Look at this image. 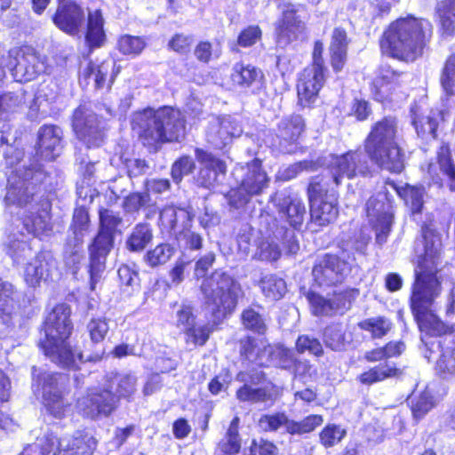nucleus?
I'll list each match as a JSON object with an SVG mask.
<instances>
[{"label": "nucleus", "mask_w": 455, "mask_h": 455, "mask_svg": "<svg viewBox=\"0 0 455 455\" xmlns=\"http://www.w3.org/2000/svg\"><path fill=\"white\" fill-rule=\"evenodd\" d=\"M242 322L245 328L258 333H264L267 330L264 317L253 308L243 311Z\"/></svg>", "instance_id": "0e129e2a"}, {"label": "nucleus", "mask_w": 455, "mask_h": 455, "mask_svg": "<svg viewBox=\"0 0 455 455\" xmlns=\"http://www.w3.org/2000/svg\"><path fill=\"white\" fill-rule=\"evenodd\" d=\"M84 42L89 52L102 47L107 41L105 18L101 9L89 11L85 20Z\"/></svg>", "instance_id": "c756f323"}, {"label": "nucleus", "mask_w": 455, "mask_h": 455, "mask_svg": "<svg viewBox=\"0 0 455 455\" xmlns=\"http://www.w3.org/2000/svg\"><path fill=\"white\" fill-rule=\"evenodd\" d=\"M310 215L320 225H325L338 216V207L332 201H310Z\"/></svg>", "instance_id": "a19ab883"}, {"label": "nucleus", "mask_w": 455, "mask_h": 455, "mask_svg": "<svg viewBox=\"0 0 455 455\" xmlns=\"http://www.w3.org/2000/svg\"><path fill=\"white\" fill-rule=\"evenodd\" d=\"M51 259V257L46 253H39L27 264L24 278L29 286L36 287L39 285L41 281L48 276Z\"/></svg>", "instance_id": "c9c22d12"}, {"label": "nucleus", "mask_w": 455, "mask_h": 455, "mask_svg": "<svg viewBox=\"0 0 455 455\" xmlns=\"http://www.w3.org/2000/svg\"><path fill=\"white\" fill-rule=\"evenodd\" d=\"M359 326L362 330L371 332L373 338H381L391 329V323L385 317H374L361 322Z\"/></svg>", "instance_id": "680f3d73"}, {"label": "nucleus", "mask_w": 455, "mask_h": 455, "mask_svg": "<svg viewBox=\"0 0 455 455\" xmlns=\"http://www.w3.org/2000/svg\"><path fill=\"white\" fill-rule=\"evenodd\" d=\"M100 229L89 245L90 263L88 272L90 274L91 290H95L100 283L106 268V259L113 248V232L121 223V218L112 210L100 211Z\"/></svg>", "instance_id": "1a4fd4ad"}, {"label": "nucleus", "mask_w": 455, "mask_h": 455, "mask_svg": "<svg viewBox=\"0 0 455 455\" xmlns=\"http://www.w3.org/2000/svg\"><path fill=\"white\" fill-rule=\"evenodd\" d=\"M281 211L286 216L289 223L295 228L302 224L306 215V206L301 201H283Z\"/></svg>", "instance_id": "864d4df0"}, {"label": "nucleus", "mask_w": 455, "mask_h": 455, "mask_svg": "<svg viewBox=\"0 0 455 455\" xmlns=\"http://www.w3.org/2000/svg\"><path fill=\"white\" fill-rule=\"evenodd\" d=\"M322 423L323 418L320 415H309L299 422L291 420V423H289V434L303 435L310 433Z\"/></svg>", "instance_id": "69168bd1"}, {"label": "nucleus", "mask_w": 455, "mask_h": 455, "mask_svg": "<svg viewBox=\"0 0 455 455\" xmlns=\"http://www.w3.org/2000/svg\"><path fill=\"white\" fill-rule=\"evenodd\" d=\"M212 328L209 323L193 324L184 333L186 342L195 346H204L209 339Z\"/></svg>", "instance_id": "052dcab7"}, {"label": "nucleus", "mask_w": 455, "mask_h": 455, "mask_svg": "<svg viewBox=\"0 0 455 455\" xmlns=\"http://www.w3.org/2000/svg\"><path fill=\"white\" fill-rule=\"evenodd\" d=\"M324 46L321 40L313 44L310 62L298 74L296 81L297 106L313 109L327 80V67L323 58Z\"/></svg>", "instance_id": "0eeeda50"}, {"label": "nucleus", "mask_w": 455, "mask_h": 455, "mask_svg": "<svg viewBox=\"0 0 455 455\" xmlns=\"http://www.w3.org/2000/svg\"><path fill=\"white\" fill-rule=\"evenodd\" d=\"M435 18L442 37L455 36V0H440L435 7Z\"/></svg>", "instance_id": "72a5a7b5"}, {"label": "nucleus", "mask_w": 455, "mask_h": 455, "mask_svg": "<svg viewBox=\"0 0 455 455\" xmlns=\"http://www.w3.org/2000/svg\"><path fill=\"white\" fill-rule=\"evenodd\" d=\"M247 172L241 182L230 189L229 195L236 199L260 195L268 187L269 178L263 170L262 161L259 158L252 159L247 164Z\"/></svg>", "instance_id": "6ab92c4d"}, {"label": "nucleus", "mask_w": 455, "mask_h": 455, "mask_svg": "<svg viewBox=\"0 0 455 455\" xmlns=\"http://www.w3.org/2000/svg\"><path fill=\"white\" fill-rule=\"evenodd\" d=\"M404 72L394 68L390 64L380 65L377 76L370 84L372 99L380 103L390 102L392 96L401 86Z\"/></svg>", "instance_id": "412c9836"}, {"label": "nucleus", "mask_w": 455, "mask_h": 455, "mask_svg": "<svg viewBox=\"0 0 455 455\" xmlns=\"http://www.w3.org/2000/svg\"><path fill=\"white\" fill-rule=\"evenodd\" d=\"M347 431L339 425L329 424L320 433V442L326 447H333L346 436Z\"/></svg>", "instance_id": "4d7b16f0"}, {"label": "nucleus", "mask_w": 455, "mask_h": 455, "mask_svg": "<svg viewBox=\"0 0 455 455\" xmlns=\"http://www.w3.org/2000/svg\"><path fill=\"white\" fill-rule=\"evenodd\" d=\"M435 401L432 392L429 389H425L418 396H415L411 401V411L416 419L423 418L433 407Z\"/></svg>", "instance_id": "5fc2aeb1"}, {"label": "nucleus", "mask_w": 455, "mask_h": 455, "mask_svg": "<svg viewBox=\"0 0 455 455\" xmlns=\"http://www.w3.org/2000/svg\"><path fill=\"white\" fill-rule=\"evenodd\" d=\"M137 378L131 373H116L107 387H93L78 398V413L91 419L109 416L118 405L119 398H130L136 391Z\"/></svg>", "instance_id": "39448f33"}, {"label": "nucleus", "mask_w": 455, "mask_h": 455, "mask_svg": "<svg viewBox=\"0 0 455 455\" xmlns=\"http://www.w3.org/2000/svg\"><path fill=\"white\" fill-rule=\"evenodd\" d=\"M289 423H291V419H288L285 413L276 412L261 415L257 425L260 430L265 432L277 431L283 427L286 432L289 433Z\"/></svg>", "instance_id": "09e8293b"}, {"label": "nucleus", "mask_w": 455, "mask_h": 455, "mask_svg": "<svg viewBox=\"0 0 455 455\" xmlns=\"http://www.w3.org/2000/svg\"><path fill=\"white\" fill-rule=\"evenodd\" d=\"M230 80L243 92L257 94L264 87L265 75L259 67L239 61L232 68Z\"/></svg>", "instance_id": "5701e85b"}, {"label": "nucleus", "mask_w": 455, "mask_h": 455, "mask_svg": "<svg viewBox=\"0 0 455 455\" xmlns=\"http://www.w3.org/2000/svg\"><path fill=\"white\" fill-rule=\"evenodd\" d=\"M139 119V140L150 153L158 152L164 144L179 142L185 129L182 120L167 107L145 108Z\"/></svg>", "instance_id": "423d86ee"}, {"label": "nucleus", "mask_w": 455, "mask_h": 455, "mask_svg": "<svg viewBox=\"0 0 455 455\" xmlns=\"http://www.w3.org/2000/svg\"><path fill=\"white\" fill-rule=\"evenodd\" d=\"M339 186H335L332 179L329 180L322 174L311 177L306 191L307 199H331L338 196Z\"/></svg>", "instance_id": "e433bc0d"}, {"label": "nucleus", "mask_w": 455, "mask_h": 455, "mask_svg": "<svg viewBox=\"0 0 455 455\" xmlns=\"http://www.w3.org/2000/svg\"><path fill=\"white\" fill-rule=\"evenodd\" d=\"M86 329L92 342H102L108 333L109 321L105 317L92 318L88 322Z\"/></svg>", "instance_id": "13d9d810"}, {"label": "nucleus", "mask_w": 455, "mask_h": 455, "mask_svg": "<svg viewBox=\"0 0 455 455\" xmlns=\"http://www.w3.org/2000/svg\"><path fill=\"white\" fill-rule=\"evenodd\" d=\"M71 125L76 138L87 148H98L104 140V132L95 116L86 115L84 108L77 107L71 117Z\"/></svg>", "instance_id": "aec40b11"}, {"label": "nucleus", "mask_w": 455, "mask_h": 455, "mask_svg": "<svg viewBox=\"0 0 455 455\" xmlns=\"http://www.w3.org/2000/svg\"><path fill=\"white\" fill-rule=\"evenodd\" d=\"M433 37L431 24L408 14L389 22L379 37L380 55L402 63H413L423 57Z\"/></svg>", "instance_id": "f03ea898"}, {"label": "nucleus", "mask_w": 455, "mask_h": 455, "mask_svg": "<svg viewBox=\"0 0 455 455\" xmlns=\"http://www.w3.org/2000/svg\"><path fill=\"white\" fill-rule=\"evenodd\" d=\"M307 299L315 315H332L343 314L350 307L352 292L348 291L334 292L332 298L326 299L315 292H308Z\"/></svg>", "instance_id": "393cba45"}, {"label": "nucleus", "mask_w": 455, "mask_h": 455, "mask_svg": "<svg viewBox=\"0 0 455 455\" xmlns=\"http://www.w3.org/2000/svg\"><path fill=\"white\" fill-rule=\"evenodd\" d=\"M306 25L298 15L297 8L287 4L275 22L274 40L277 45L286 47L298 41L305 33Z\"/></svg>", "instance_id": "f3484780"}, {"label": "nucleus", "mask_w": 455, "mask_h": 455, "mask_svg": "<svg viewBox=\"0 0 455 455\" xmlns=\"http://www.w3.org/2000/svg\"><path fill=\"white\" fill-rule=\"evenodd\" d=\"M307 131V120L302 114L292 112L285 115L268 134L270 148L280 154H295Z\"/></svg>", "instance_id": "9d476101"}, {"label": "nucleus", "mask_w": 455, "mask_h": 455, "mask_svg": "<svg viewBox=\"0 0 455 455\" xmlns=\"http://www.w3.org/2000/svg\"><path fill=\"white\" fill-rule=\"evenodd\" d=\"M152 232L148 225L139 224L127 239V248L132 251H142L152 240Z\"/></svg>", "instance_id": "a18cd8bd"}, {"label": "nucleus", "mask_w": 455, "mask_h": 455, "mask_svg": "<svg viewBox=\"0 0 455 455\" xmlns=\"http://www.w3.org/2000/svg\"><path fill=\"white\" fill-rule=\"evenodd\" d=\"M402 374V370L391 364H380L375 366L359 376L361 383L371 385L375 382L382 381L387 378L398 377Z\"/></svg>", "instance_id": "ea45409f"}, {"label": "nucleus", "mask_w": 455, "mask_h": 455, "mask_svg": "<svg viewBox=\"0 0 455 455\" xmlns=\"http://www.w3.org/2000/svg\"><path fill=\"white\" fill-rule=\"evenodd\" d=\"M120 71L121 67L116 66V63L110 65L105 60L100 64H95L92 61H89L83 70V77L89 79L94 75L95 89L102 90L106 88L107 91L109 92Z\"/></svg>", "instance_id": "7c9ffc66"}, {"label": "nucleus", "mask_w": 455, "mask_h": 455, "mask_svg": "<svg viewBox=\"0 0 455 455\" xmlns=\"http://www.w3.org/2000/svg\"><path fill=\"white\" fill-rule=\"evenodd\" d=\"M35 380L41 387L47 411L55 418L64 417L69 411L71 405L64 395L67 377L60 373L45 371L36 376Z\"/></svg>", "instance_id": "9b49d317"}, {"label": "nucleus", "mask_w": 455, "mask_h": 455, "mask_svg": "<svg viewBox=\"0 0 455 455\" xmlns=\"http://www.w3.org/2000/svg\"><path fill=\"white\" fill-rule=\"evenodd\" d=\"M350 43L347 28L341 25L335 26L328 45L329 63L335 74L340 73L347 66Z\"/></svg>", "instance_id": "bb28decb"}, {"label": "nucleus", "mask_w": 455, "mask_h": 455, "mask_svg": "<svg viewBox=\"0 0 455 455\" xmlns=\"http://www.w3.org/2000/svg\"><path fill=\"white\" fill-rule=\"evenodd\" d=\"M193 42L192 35L178 32L171 36L167 43V48L177 54L185 55L190 52Z\"/></svg>", "instance_id": "bf43d9fd"}, {"label": "nucleus", "mask_w": 455, "mask_h": 455, "mask_svg": "<svg viewBox=\"0 0 455 455\" xmlns=\"http://www.w3.org/2000/svg\"><path fill=\"white\" fill-rule=\"evenodd\" d=\"M196 169V163L188 155L179 156L171 166V177L176 184H180L184 176L192 173Z\"/></svg>", "instance_id": "3c124183"}, {"label": "nucleus", "mask_w": 455, "mask_h": 455, "mask_svg": "<svg viewBox=\"0 0 455 455\" xmlns=\"http://www.w3.org/2000/svg\"><path fill=\"white\" fill-rule=\"evenodd\" d=\"M415 318L419 327L422 332L432 336H441L455 331V325L448 326L443 323L435 314L432 309L425 310L424 313H415Z\"/></svg>", "instance_id": "4c0bfd02"}, {"label": "nucleus", "mask_w": 455, "mask_h": 455, "mask_svg": "<svg viewBox=\"0 0 455 455\" xmlns=\"http://www.w3.org/2000/svg\"><path fill=\"white\" fill-rule=\"evenodd\" d=\"M258 360L260 365H275L283 369H291L297 363V359L291 350L282 345L264 347L258 354Z\"/></svg>", "instance_id": "2f4dec72"}, {"label": "nucleus", "mask_w": 455, "mask_h": 455, "mask_svg": "<svg viewBox=\"0 0 455 455\" xmlns=\"http://www.w3.org/2000/svg\"><path fill=\"white\" fill-rule=\"evenodd\" d=\"M393 193H395L400 199H422L426 194V188L422 184L410 185L403 183L400 185L387 178L378 190L377 196L379 199H392Z\"/></svg>", "instance_id": "473e14b6"}, {"label": "nucleus", "mask_w": 455, "mask_h": 455, "mask_svg": "<svg viewBox=\"0 0 455 455\" xmlns=\"http://www.w3.org/2000/svg\"><path fill=\"white\" fill-rule=\"evenodd\" d=\"M436 371L443 378L455 375V349L442 354L436 362Z\"/></svg>", "instance_id": "774afa93"}, {"label": "nucleus", "mask_w": 455, "mask_h": 455, "mask_svg": "<svg viewBox=\"0 0 455 455\" xmlns=\"http://www.w3.org/2000/svg\"><path fill=\"white\" fill-rule=\"evenodd\" d=\"M266 232V237H264L258 244L256 256L258 259L266 261H275L281 256V250L275 240L273 230Z\"/></svg>", "instance_id": "c03bdc74"}, {"label": "nucleus", "mask_w": 455, "mask_h": 455, "mask_svg": "<svg viewBox=\"0 0 455 455\" xmlns=\"http://www.w3.org/2000/svg\"><path fill=\"white\" fill-rule=\"evenodd\" d=\"M420 170L427 179L428 187L443 188L444 181L441 175L443 173L448 179L449 190L455 192V162L449 142L442 141L435 152V161L427 162L420 166Z\"/></svg>", "instance_id": "ddd939ff"}, {"label": "nucleus", "mask_w": 455, "mask_h": 455, "mask_svg": "<svg viewBox=\"0 0 455 455\" xmlns=\"http://www.w3.org/2000/svg\"><path fill=\"white\" fill-rule=\"evenodd\" d=\"M260 288L264 295L271 299H281L286 291L284 281L273 275H266L261 279Z\"/></svg>", "instance_id": "8fccbe9b"}, {"label": "nucleus", "mask_w": 455, "mask_h": 455, "mask_svg": "<svg viewBox=\"0 0 455 455\" xmlns=\"http://www.w3.org/2000/svg\"><path fill=\"white\" fill-rule=\"evenodd\" d=\"M195 156L199 163L205 164L198 174L197 182L200 187L210 188L217 180V177L227 172V164L224 160L206 152L203 148H196Z\"/></svg>", "instance_id": "c85d7f7f"}, {"label": "nucleus", "mask_w": 455, "mask_h": 455, "mask_svg": "<svg viewBox=\"0 0 455 455\" xmlns=\"http://www.w3.org/2000/svg\"><path fill=\"white\" fill-rule=\"evenodd\" d=\"M348 272V264L336 255L325 254L316 259L312 270L314 281L320 287L341 283Z\"/></svg>", "instance_id": "a211bd4d"}, {"label": "nucleus", "mask_w": 455, "mask_h": 455, "mask_svg": "<svg viewBox=\"0 0 455 455\" xmlns=\"http://www.w3.org/2000/svg\"><path fill=\"white\" fill-rule=\"evenodd\" d=\"M425 252L415 270L411 306L413 314L424 313L432 307L434 301L442 291L441 283L436 276L441 255V239L433 230L423 229Z\"/></svg>", "instance_id": "7ed1b4c3"}, {"label": "nucleus", "mask_w": 455, "mask_h": 455, "mask_svg": "<svg viewBox=\"0 0 455 455\" xmlns=\"http://www.w3.org/2000/svg\"><path fill=\"white\" fill-rule=\"evenodd\" d=\"M36 154L44 161H54L61 148V132L55 124H44L37 132Z\"/></svg>", "instance_id": "cd10ccee"}, {"label": "nucleus", "mask_w": 455, "mask_h": 455, "mask_svg": "<svg viewBox=\"0 0 455 455\" xmlns=\"http://www.w3.org/2000/svg\"><path fill=\"white\" fill-rule=\"evenodd\" d=\"M193 54L196 61L202 65H209L221 55L220 50L208 39L199 40L194 47Z\"/></svg>", "instance_id": "37998d69"}, {"label": "nucleus", "mask_w": 455, "mask_h": 455, "mask_svg": "<svg viewBox=\"0 0 455 455\" xmlns=\"http://www.w3.org/2000/svg\"><path fill=\"white\" fill-rule=\"evenodd\" d=\"M205 305L218 316H226L236 307L242 287L229 274L218 269L206 276L201 285Z\"/></svg>", "instance_id": "6e6552de"}, {"label": "nucleus", "mask_w": 455, "mask_h": 455, "mask_svg": "<svg viewBox=\"0 0 455 455\" xmlns=\"http://www.w3.org/2000/svg\"><path fill=\"white\" fill-rule=\"evenodd\" d=\"M442 121H443V112L431 109L427 115L415 114L411 124L420 138L425 139L430 136L435 140L438 137L437 130Z\"/></svg>", "instance_id": "f704fd0d"}, {"label": "nucleus", "mask_w": 455, "mask_h": 455, "mask_svg": "<svg viewBox=\"0 0 455 455\" xmlns=\"http://www.w3.org/2000/svg\"><path fill=\"white\" fill-rule=\"evenodd\" d=\"M323 340L328 347L336 351L345 349L347 344L349 343L340 324L328 326L323 333Z\"/></svg>", "instance_id": "49530a36"}, {"label": "nucleus", "mask_w": 455, "mask_h": 455, "mask_svg": "<svg viewBox=\"0 0 455 455\" xmlns=\"http://www.w3.org/2000/svg\"><path fill=\"white\" fill-rule=\"evenodd\" d=\"M398 120L387 115L374 122L363 141L362 149H349L340 155H333L328 168L334 171L332 182L339 186L341 179L368 177L372 174L371 163L380 170L400 174L405 170L406 155L396 140Z\"/></svg>", "instance_id": "f257e3e1"}, {"label": "nucleus", "mask_w": 455, "mask_h": 455, "mask_svg": "<svg viewBox=\"0 0 455 455\" xmlns=\"http://www.w3.org/2000/svg\"><path fill=\"white\" fill-rule=\"evenodd\" d=\"M262 38V29L259 25H249L239 32L235 44L242 48H249L255 45Z\"/></svg>", "instance_id": "6e6d98bb"}, {"label": "nucleus", "mask_w": 455, "mask_h": 455, "mask_svg": "<svg viewBox=\"0 0 455 455\" xmlns=\"http://www.w3.org/2000/svg\"><path fill=\"white\" fill-rule=\"evenodd\" d=\"M439 82L446 96H455V52L446 57L440 71Z\"/></svg>", "instance_id": "79ce46f5"}, {"label": "nucleus", "mask_w": 455, "mask_h": 455, "mask_svg": "<svg viewBox=\"0 0 455 455\" xmlns=\"http://www.w3.org/2000/svg\"><path fill=\"white\" fill-rule=\"evenodd\" d=\"M366 212L376 233V241L382 244L391 230L393 212L390 201H367Z\"/></svg>", "instance_id": "a878e982"}, {"label": "nucleus", "mask_w": 455, "mask_h": 455, "mask_svg": "<svg viewBox=\"0 0 455 455\" xmlns=\"http://www.w3.org/2000/svg\"><path fill=\"white\" fill-rule=\"evenodd\" d=\"M89 222L86 209L84 207L76 208L70 226V233L64 247V260L69 267L78 265L84 258L83 243L84 237L89 233Z\"/></svg>", "instance_id": "2eb2a0df"}, {"label": "nucleus", "mask_w": 455, "mask_h": 455, "mask_svg": "<svg viewBox=\"0 0 455 455\" xmlns=\"http://www.w3.org/2000/svg\"><path fill=\"white\" fill-rule=\"evenodd\" d=\"M171 182L168 179H147L144 181V190L142 194H137L138 199H143L144 196H158L161 194L170 190Z\"/></svg>", "instance_id": "e2e57ef3"}, {"label": "nucleus", "mask_w": 455, "mask_h": 455, "mask_svg": "<svg viewBox=\"0 0 455 455\" xmlns=\"http://www.w3.org/2000/svg\"><path fill=\"white\" fill-rule=\"evenodd\" d=\"M96 447V440L88 433L77 431L74 435L58 438L52 434L44 436L42 453L46 455H92Z\"/></svg>", "instance_id": "4468645a"}, {"label": "nucleus", "mask_w": 455, "mask_h": 455, "mask_svg": "<svg viewBox=\"0 0 455 455\" xmlns=\"http://www.w3.org/2000/svg\"><path fill=\"white\" fill-rule=\"evenodd\" d=\"M372 115V108L369 100L363 98H354L350 103L348 116L354 117L357 122H364Z\"/></svg>", "instance_id": "338daca9"}, {"label": "nucleus", "mask_w": 455, "mask_h": 455, "mask_svg": "<svg viewBox=\"0 0 455 455\" xmlns=\"http://www.w3.org/2000/svg\"><path fill=\"white\" fill-rule=\"evenodd\" d=\"M263 377L264 374L262 372L256 374H250L243 371L239 372L236 375V379L243 382V385L236 390V399L243 403H269L273 404L280 395L275 386L253 387V385L259 383Z\"/></svg>", "instance_id": "dca6fc26"}, {"label": "nucleus", "mask_w": 455, "mask_h": 455, "mask_svg": "<svg viewBox=\"0 0 455 455\" xmlns=\"http://www.w3.org/2000/svg\"><path fill=\"white\" fill-rule=\"evenodd\" d=\"M84 20V9L75 1L58 4L52 17L53 24L69 36H77L80 33Z\"/></svg>", "instance_id": "b1692460"}, {"label": "nucleus", "mask_w": 455, "mask_h": 455, "mask_svg": "<svg viewBox=\"0 0 455 455\" xmlns=\"http://www.w3.org/2000/svg\"><path fill=\"white\" fill-rule=\"evenodd\" d=\"M42 60L39 52L30 44H23L7 52L5 67L20 81L29 82L41 73Z\"/></svg>", "instance_id": "f8f14e48"}, {"label": "nucleus", "mask_w": 455, "mask_h": 455, "mask_svg": "<svg viewBox=\"0 0 455 455\" xmlns=\"http://www.w3.org/2000/svg\"><path fill=\"white\" fill-rule=\"evenodd\" d=\"M25 104V92L22 91L0 93V115L16 112Z\"/></svg>", "instance_id": "603ef678"}, {"label": "nucleus", "mask_w": 455, "mask_h": 455, "mask_svg": "<svg viewBox=\"0 0 455 455\" xmlns=\"http://www.w3.org/2000/svg\"><path fill=\"white\" fill-rule=\"evenodd\" d=\"M36 174V170L30 166L12 170L7 177L4 199H32L38 186Z\"/></svg>", "instance_id": "4be33fe9"}, {"label": "nucleus", "mask_w": 455, "mask_h": 455, "mask_svg": "<svg viewBox=\"0 0 455 455\" xmlns=\"http://www.w3.org/2000/svg\"><path fill=\"white\" fill-rule=\"evenodd\" d=\"M147 46L144 36L124 34L118 36L116 49L124 56L137 57Z\"/></svg>", "instance_id": "58836bf2"}, {"label": "nucleus", "mask_w": 455, "mask_h": 455, "mask_svg": "<svg viewBox=\"0 0 455 455\" xmlns=\"http://www.w3.org/2000/svg\"><path fill=\"white\" fill-rule=\"evenodd\" d=\"M70 308L65 304L57 305L47 315L44 323L45 339L41 342L44 355L54 363L68 369H76L84 361L81 353H76L68 341L72 323Z\"/></svg>", "instance_id": "20e7f679"}, {"label": "nucleus", "mask_w": 455, "mask_h": 455, "mask_svg": "<svg viewBox=\"0 0 455 455\" xmlns=\"http://www.w3.org/2000/svg\"><path fill=\"white\" fill-rule=\"evenodd\" d=\"M174 252L175 249L171 244L160 243L145 254L144 260L148 266L156 267L169 261Z\"/></svg>", "instance_id": "de8ad7c7"}]
</instances>
